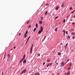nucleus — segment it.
<instances>
[{
    "label": "nucleus",
    "mask_w": 75,
    "mask_h": 75,
    "mask_svg": "<svg viewBox=\"0 0 75 75\" xmlns=\"http://www.w3.org/2000/svg\"><path fill=\"white\" fill-rule=\"evenodd\" d=\"M16 48V47H13V48Z\"/></svg>",
    "instance_id": "50"
},
{
    "label": "nucleus",
    "mask_w": 75,
    "mask_h": 75,
    "mask_svg": "<svg viewBox=\"0 0 75 75\" xmlns=\"http://www.w3.org/2000/svg\"><path fill=\"white\" fill-rule=\"evenodd\" d=\"M59 8V6H58L56 7L55 8V10H58Z\"/></svg>",
    "instance_id": "9"
},
{
    "label": "nucleus",
    "mask_w": 75,
    "mask_h": 75,
    "mask_svg": "<svg viewBox=\"0 0 75 75\" xmlns=\"http://www.w3.org/2000/svg\"><path fill=\"white\" fill-rule=\"evenodd\" d=\"M45 62H44L43 64V65H45Z\"/></svg>",
    "instance_id": "36"
},
{
    "label": "nucleus",
    "mask_w": 75,
    "mask_h": 75,
    "mask_svg": "<svg viewBox=\"0 0 75 75\" xmlns=\"http://www.w3.org/2000/svg\"><path fill=\"white\" fill-rule=\"evenodd\" d=\"M22 46H23V43L22 44Z\"/></svg>",
    "instance_id": "61"
},
{
    "label": "nucleus",
    "mask_w": 75,
    "mask_h": 75,
    "mask_svg": "<svg viewBox=\"0 0 75 75\" xmlns=\"http://www.w3.org/2000/svg\"><path fill=\"white\" fill-rule=\"evenodd\" d=\"M23 73H24V72H23V71H22V72L21 73V74H23Z\"/></svg>",
    "instance_id": "32"
},
{
    "label": "nucleus",
    "mask_w": 75,
    "mask_h": 75,
    "mask_svg": "<svg viewBox=\"0 0 75 75\" xmlns=\"http://www.w3.org/2000/svg\"><path fill=\"white\" fill-rule=\"evenodd\" d=\"M64 4H62V5L61 6V7H64Z\"/></svg>",
    "instance_id": "24"
},
{
    "label": "nucleus",
    "mask_w": 75,
    "mask_h": 75,
    "mask_svg": "<svg viewBox=\"0 0 75 75\" xmlns=\"http://www.w3.org/2000/svg\"><path fill=\"white\" fill-rule=\"evenodd\" d=\"M66 33L67 34H68V31H67L66 32Z\"/></svg>",
    "instance_id": "39"
},
{
    "label": "nucleus",
    "mask_w": 75,
    "mask_h": 75,
    "mask_svg": "<svg viewBox=\"0 0 75 75\" xmlns=\"http://www.w3.org/2000/svg\"><path fill=\"white\" fill-rule=\"evenodd\" d=\"M6 52H5V54H4V56H6Z\"/></svg>",
    "instance_id": "47"
},
{
    "label": "nucleus",
    "mask_w": 75,
    "mask_h": 75,
    "mask_svg": "<svg viewBox=\"0 0 75 75\" xmlns=\"http://www.w3.org/2000/svg\"><path fill=\"white\" fill-rule=\"evenodd\" d=\"M69 61V59H68V60L65 63V64H67V62H68V61Z\"/></svg>",
    "instance_id": "21"
},
{
    "label": "nucleus",
    "mask_w": 75,
    "mask_h": 75,
    "mask_svg": "<svg viewBox=\"0 0 75 75\" xmlns=\"http://www.w3.org/2000/svg\"><path fill=\"white\" fill-rule=\"evenodd\" d=\"M67 38H68V39H69V38H70V36H68L67 37Z\"/></svg>",
    "instance_id": "28"
},
{
    "label": "nucleus",
    "mask_w": 75,
    "mask_h": 75,
    "mask_svg": "<svg viewBox=\"0 0 75 75\" xmlns=\"http://www.w3.org/2000/svg\"><path fill=\"white\" fill-rule=\"evenodd\" d=\"M40 75V73H38V72H36V75Z\"/></svg>",
    "instance_id": "20"
},
{
    "label": "nucleus",
    "mask_w": 75,
    "mask_h": 75,
    "mask_svg": "<svg viewBox=\"0 0 75 75\" xmlns=\"http://www.w3.org/2000/svg\"><path fill=\"white\" fill-rule=\"evenodd\" d=\"M56 64H57V65H58V63H56Z\"/></svg>",
    "instance_id": "52"
},
{
    "label": "nucleus",
    "mask_w": 75,
    "mask_h": 75,
    "mask_svg": "<svg viewBox=\"0 0 75 75\" xmlns=\"http://www.w3.org/2000/svg\"><path fill=\"white\" fill-rule=\"evenodd\" d=\"M70 66L71 67V66H72V63H71L70 64Z\"/></svg>",
    "instance_id": "40"
},
{
    "label": "nucleus",
    "mask_w": 75,
    "mask_h": 75,
    "mask_svg": "<svg viewBox=\"0 0 75 75\" xmlns=\"http://www.w3.org/2000/svg\"><path fill=\"white\" fill-rule=\"evenodd\" d=\"M67 45H68V43H66V46L67 47Z\"/></svg>",
    "instance_id": "42"
},
{
    "label": "nucleus",
    "mask_w": 75,
    "mask_h": 75,
    "mask_svg": "<svg viewBox=\"0 0 75 75\" xmlns=\"http://www.w3.org/2000/svg\"><path fill=\"white\" fill-rule=\"evenodd\" d=\"M72 19H71V21H72Z\"/></svg>",
    "instance_id": "59"
},
{
    "label": "nucleus",
    "mask_w": 75,
    "mask_h": 75,
    "mask_svg": "<svg viewBox=\"0 0 75 75\" xmlns=\"http://www.w3.org/2000/svg\"><path fill=\"white\" fill-rule=\"evenodd\" d=\"M26 71H27V70H26V69L24 70H23V71L24 74V73H25V72H26Z\"/></svg>",
    "instance_id": "13"
},
{
    "label": "nucleus",
    "mask_w": 75,
    "mask_h": 75,
    "mask_svg": "<svg viewBox=\"0 0 75 75\" xmlns=\"http://www.w3.org/2000/svg\"><path fill=\"white\" fill-rule=\"evenodd\" d=\"M62 44V43H61V45Z\"/></svg>",
    "instance_id": "60"
},
{
    "label": "nucleus",
    "mask_w": 75,
    "mask_h": 75,
    "mask_svg": "<svg viewBox=\"0 0 75 75\" xmlns=\"http://www.w3.org/2000/svg\"><path fill=\"white\" fill-rule=\"evenodd\" d=\"M52 75H54V74H52Z\"/></svg>",
    "instance_id": "57"
},
{
    "label": "nucleus",
    "mask_w": 75,
    "mask_h": 75,
    "mask_svg": "<svg viewBox=\"0 0 75 75\" xmlns=\"http://www.w3.org/2000/svg\"><path fill=\"white\" fill-rule=\"evenodd\" d=\"M66 74H67V73H65V74H64V75H66Z\"/></svg>",
    "instance_id": "51"
},
{
    "label": "nucleus",
    "mask_w": 75,
    "mask_h": 75,
    "mask_svg": "<svg viewBox=\"0 0 75 75\" xmlns=\"http://www.w3.org/2000/svg\"><path fill=\"white\" fill-rule=\"evenodd\" d=\"M42 23V21H39V23L40 24H41Z\"/></svg>",
    "instance_id": "5"
},
{
    "label": "nucleus",
    "mask_w": 75,
    "mask_h": 75,
    "mask_svg": "<svg viewBox=\"0 0 75 75\" xmlns=\"http://www.w3.org/2000/svg\"><path fill=\"white\" fill-rule=\"evenodd\" d=\"M59 17L58 16H57L55 17V18H58Z\"/></svg>",
    "instance_id": "30"
},
{
    "label": "nucleus",
    "mask_w": 75,
    "mask_h": 75,
    "mask_svg": "<svg viewBox=\"0 0 75 75\" xmlns=\"http://www.w3.org/2000/svg\"><path fill=\"white\" fill-rule=\"evenodd\" d=\"M28 34V31L27 30L25 33V35H27Z\"/></svg>",
    "instance_id": "14"
},
{
    "label": "nucleus",
    "mask_w": 75,
    "mask_h": 75,
    "mask_svg": "<svg viewBox=\"0 0 75 75\" xmlns=\"http://www.w3.org/2000/svg\"><path fill=\"white\" fill-rule=\"evenodd\" d=\"M48 5H49V4H46V6H48Z\"/></svg>",
    "instance_id": "48"
},
{
    "label": "nucleus",
    "mask_w": 75,
    "mask_h": 75,
    "mask_svg": "<svg viewBox=\"0 0 75 75\" xmlns=\"http://www.w3.org/2000/svg\"><path fill=\"white\" fill-rule=\"evenodd\" d=\"M30 36L28 38L27 40V41H28V40H29V39H30Z\"/></svg>",
    "instance_id": "19"
},
{
    "label": "nucleus",
    "mask_w": 75,
    "mask_h": 75,
    "mask_svg": "<svg viewBox=\"0 0 75 75\" xmlns=\"http://www.w3.org/2000/svg\"><path fill=\"white\" fill-rule=\"evenodd\" d=\"M38 57H40V54H38Z\"/></svg>",
    "instance_id": "33"
},
{
    "label": "nucleus",
    "mask_w": 75,
    "mask_h": 75,
    "mask_svg": "<svg viewBox=\"0 0 75 75\" xmlns=\"http://www.w3.org/2000/svg\"><path fill=\"white\" fill-rule=\"evenodd\" d=\"M20 34H21L20 33L19 34V36H20Z\"/></svg>",
    "instance_id": "53"
},
{
    "label": "nucleus",
    "mask_w": 75,
    "mask_h": 75,
    "mask_svg": "<svg viewBox=\"0 0 75 75\" xmlns=\"http://www.w3.org/2000/svg\"><path fill=\"white\" fill-rule=\"evenodd\" d=\"M69 16H68L67 17V18H68V17Z\"/></svg>",
    "instance_id": "54"
},
{
    "label": "nucleus",
    "mask_w": 75,
    "mask_h": 75,
    "mask_svg": "<svg viewBox=\"0 0 75 75\" xmlns=\"http://www.w3.org/2000/svg\"><path fill=\"white\" fill-rule=\"evenodd\" d=\"M7 61H8V59H7Z\"/></svg>",
    "instance_id": "55"
},
{
    "label": "nucleus",
    "mask_w": 75,
    "mask_h": 75,
    "mask_svg": "<svg viewBox=\"0 0 75 75\" xmlns=\"http://www.w3.org/2000/svg\"><path fill=\"white\" fill-rule=\"evenodd\" d=\"M57 28H56L55 29V31H57Z\"/></svg>",
    "instance_id": "26"
},
{
    "label": "nucleus",
    "mask_w": 75,
    "mask_h": 75,
    "mask_svg": "<svg viewBox=\"0 0 75 75\" xmlns=\"http://www.w3.org/2000/svg\"><path fill=\"white\" fill-rule=\"evenodd\" d=\"M27 62V60H24L23 61V63H24V64H25Z\"/></svg>",
    "instance_id": "7"
},
{
    "label": "nucleus",
    "mask_w": 75,
    "mask_h": 75,
    "mask_svg": "<svg viewBox=\"0 0 75 75\" xmlns=\"http://www.w3.org/2000/svg\"><path fill=\"white\" fill-rule=\"evenodd\" d=\"M31 25H29L28 26V28H30L31 27Z\"/></svg>",
    "instance_id": "25"
},
{
    "label": "nucleus",
    "mask_w": 75,
    "mask_h": 75,
    "mask_svg": "<svg viewBox=\"0 0 75 75\" xmlns=\"http://www.w3.org/2000/svg\"><path fill=\"white\" fill-rule=\"evenodd\" d=\"M46 36H44V40H45V38H46Z\"/></svg>",
    "instance_id": "29"
},
{
    "label": "nucleus",
    "mask_w": 75,
    "mask_h": 75,
    "mask_svg": "<svg viewBox=\"0 0 75 75\" xmlns=\"http://www.w3.org/2000/svg\"><path fill=\"white\" fill-rule=\"evenodd\" d=\"M25 54L23 56V57L22 58V59H25Z\"/></svg>",
    "instance_id": "11"
},
{
    "label": "nucleus",
    "mask_w": 75,
    "mask_h": 75,
    "mask_svg": "<svg viewBox=\"0 0 75 75\" xmlns=\"http://www.w3.org/2000/svg\"><path fill=\"white\" fill-rule=\"evenodd\" d=\"M71 69V68H70V67H69V68L68 69V70H69V69Z\"/></svg>",
    "instance_id": "43"
},
{
    "label": "nucleus",
    "mask_w": 75,
    "mask_h": 75,
    "mask_svg": "<svg viewBox=\"0 0 75 75\" xmlns=\"http://www.w3.org/2000/svg\"><path fill=\"white\" fill-rule=\"evenodd\" d=\"M35 31H36V28H35L33 30V31L34 32H35Z\"/></svg>",
    "instance_id": "15"
},
{
    "label": "nucleus",
    "mask_w": 75,
    "mask_h": 75,
    "mask_svg": "<svg viewBox=\"0 0 75 75\" xmlns=\"http://www.w3.org/2000/svg\"><path fill=\"white\" fill-rule=\"evenodd\" d=\"M61 65L62 66V67H64V62H62V63Z\"/></svg>",
    "instance_id": "6"
},
{
    "label": "nucleus",
    "mask_w": 75,
    "mask_h": 75,
    "mask_svg": "<svg viewBox=\"0 0 75 75\" xmlns=\"http://www.w3.org/2000/svg\"><path fill=\"white\" fill-rule=\"evenodd\" d=\"M62 32H64V35H65V31L64 30H62Z\"/></svg>",
    "instance_id": "18"
},
{
    "label": "nucleus",
    "mask_w": 75,
    "mask_h": 75,
    "mask_svg": "<svg viewBox=\"0 0 75 75\" xmlns=\"http://www.w3.org/2000/svg\"><path fill=\"white\" fill-rule=\"evenodd\" d=\"M13 50V49H12H12H11V50Z\"/></svg>",
    "instance_id": "56"
},
{
    "label": "nucleus",
    "mask_w": 75,
    "mask_h": 75,
    "mask_svg": "<svg viewBox=\"0 0 75 75\" xmlns=\"http://www.w3.org/2000/svg\"><path fill=\"white\" fill-rule=\"evenodd\" d=\"M74 11H75V10L71 12V14H72V13H74Z\"/></svg>",
    "instance_id": "34"
},
{
    "label": "nucleus",
    "mask_w": 75,
    "mask_h": 75,
    "mask_svg": "<svg viewBox=\"0 0 75 75\" xmlns=\"http://www.w3.org/2000/svg\"><path fill=\"white\" fill-rule=\"evenodd\" d=\"M40 30L43 31V28L42 26L40 27Z\"/></svg>",
    "instance_id": "3"
},
{
    "label": "nucleus",
    "mask_w": 75,
    "mask_h": 75,
    "mask_svg": "<svg viewBox=\"0 0 75 75\" xmlns=\"http://www.w3.org/2000/svg\"><path fill=\"white\" fill-rule=\"evenodd\" d=\"M73 40H74L75 39V37H73L72 38Z\"/></svg>",
    "instance_id": "38"
},
{
    "label": "nucleus",
    "mask_w": 75,
    "mask_h": 75,
    "mask_svg": "<svg viewBox=\"0 0 75 75\" xmlns=\"http://www.w3.org/2000/svg\"><path fill=\"white\" fill-rule=\"evenodd\" d=\"M71 34L72 35H75V33H74V32H72L71 33Z\"/></svg>",
    "instance_id": "16"
},
{
    "label": "nucleus",
    "mask_w": 75,
    "mask_h": 75,
    "mask_svg": "<svg viewBox=\"0 0 75 75\" xmlns=\"http://www.w3.org/2000/svg\"><path fill=\"white\" fill-rule=\"evenodd\" d=\"M69 74H70V71H69L67 73V75H69Z\"/></svg>",
    "instance_id": "8"
},
{
    "label": "nucleus",
    "mask_w": 75,
    "mask_h": 75,
    "mask_svg": "<svg viewBox=\"0 0 75 75\" xmlns=\"http://www.w3.org/2000/svg\"><path fill=\"white\" fill-rule=\"evenodd\" d=\"M41 20H43V17H41Z\"/></svg>",
    "instance_id": "37"
},
{
    "label": "nucleus",
    "mask_w": 75,
    "mask_h": 75,
    "mask_svg": "<svg viewBox=\"0 0 75 75\" xmlns=\"http://www.w3.org/2000/svg\"><path fill=\"white\" fill-rule=\"evenodd\" d=\"M33 44L31 47V48L30 50V53L31 54H32V52H33Z\"/></svg>",
    "instance_id": "1"
},
{
    "label": "nucleus",
    "mask_w": 75,
    "mask_h": 75,
    "mask_svg": "<svg viewBox=\"0 0 75 75\" xmlns=\"http://www.w3.org/2000/svg\"><path fill=\"white\" fill-rule=\"evenodd\" d=\"M72 7H71L70 8V10H72Z\"/></svg>",
    "instance_id": "41"
},
{
    "label": "nucleus",
    "mask_w": 75,
    "mask_h": 75,
    "mask_svg": "<svg viewBox=\"0 0 75 75\" xmlns=\"http://www.w3.org/2000/svg\"><path fill=\"white\" fill-rule=\"evenodd\" d=\"M50 59H47V62H50Z\"/></svg>",
    "instance_id": "17"
},
{
    "label": "nucleus",
    "mask_w": 75,
    "mask_h": 75,
    "mask_svg": "<svg viewBox=\"0 0 75 75\" xmlns=\"http://www.w3.org/2000/svg\"><path fill=\"white\" fill-rule=\"evenodd\" d=\"M64 23H65V19H64L63 20Z\"/></svg>",
    "instance_id": "31"
},
{
    "label": "nucleus",
    "mask_w": 75,
    "mask_h": 75,
    "mask_svg": "<svg viewBox=\"0 0 75 75\" xmlns=\"http://www.w3.org/2000/svg\"><path fill=\"white\" fill-rule=\"evenodd\" d=\"M30 22V21H29L27 23V24H28Z\"/></svg>",
    "instance_id": "27"
},
{
    "label": "nucleus",
    "mask_w": 75,
    "mask_h": 75,
    "mask_svg": "<svg viewBox=\"0 0 75 75\" xmlns=\"http://www.w3.org/2000/svg\"><path fill=\"white\" fill-rule=\"evenodd\" d=\"M33 75H34V74H33Z\"/></svg>",
    "instance_id": "64"
},
{
    "label": "nucleus",
    "mask_w": 75,
    "mask_h": 75,
    "mask_svg": "<svg viewBox=\"0 0 75 75\" xmlns=\"http://www.w3.org/2000/svg\"><path fill=\"white\" fill-rule=\"evenodd\" d=\"M34 75H37V74H36V75H35V74Z\"/></svg>",
    "instance_id": "63"
},
{
    "label": "nucleus",
    "mask_w": 75,
    "mask_h": 75,
    "mask_svg": "<svg viewBox=\"0 0 75 75\" xmlns=\"http://www.w3.org/2000/svg\"><path fill=\"white\" fill-rule=\"evenodd\" d=\"M24 36H25V38L27 37V35H24Z\"/></svg>",
    "instance_id": "35"
},
{
    "label": "nucleus",
    "mask_w": 75,
    "mask_h": 75,
    "mask_svg": "<svg viewBox=\"0 0 75 75\" xmlns=\"http://www.w3.org/2000/svg\"><path fill=\"white\" fill-rule=\"evenodd\" d=\"M52 64V63H49L47 65V67H48L49 66H51V65Z\"/></svg>",
    "instance_id": "2"
},
{
    "label": "nucleus",
    "mask_w": 75,
    "mask_h": 75,
    "mask_svg": "<svg viewBox=\"0 0 75 75\" xmlns=\"http://www.w3.org/2000/svg\"><path fill=\"white\" fill-rule=\"evenodd\" d=\"M8 55H9V56H10V55L9 54H8Z\"/></svg>",
    "instance_id": "62"
},
{
    "label": "nucleus",
    "mask_w": 75,
    "mask_h": 75,
    "mask_svg": "<svg viewBox=\"0 0 75 75\" xmlns=\"http://www.w3.org/2000/svg\"><path fill=\"white\" fill-rule=\"evenodd\" d=\"M2 75H3V72H2Z\"/></svg>",
    "instance_id": "46"
},
{
    "label": "nucleus",
    "mask_w": 75,
    "mask_h": 75,
    "mask_svg": "<svg viewBox=\"0 0 75 75\" xmlns=\"http://www.w3.org/2000/svg\"><path fill=\"white\" fill-rule=\"evenodd\" d=\"M27 41H28V40H27L26 42H25V44H27Z\"/></svg>",
    "instance_id": "44"
},
{
    "label": "nucleus",
    "mask_w": 75,
    "mask_h": 75,
    "mask_svg": "<svg viewBox=\"0 0 75 75\" xmlns=\"http://www.w3.org/2000/svg\"><path fill=\"white\" fill-rule=\"evenodd\" d=\"M67 46H66V47H65V49L67 48Z\"/></svg>",
    "instance_id": "49"
},
{
    "label": "nucleus",
    "mask_w": 75,
    "mask_h": 75,
    "mask_svg": "<svg viewBox=\"0 0 75 75\" xmlns=\"http://www.w3.org/2000/svg\"><path fill=\"white\" fill-rule=\"evenodd\" d=\"M23 60H24V59H22L21 60L20 63H21V62H22Z\"/></svg>",
    "instance_id": "10"
},
{
    "label": "nucleus",
    "mask_w": 75,
    "mask_h": 75,
    "mask_svg": "<svg viewBox=\"0 0 75 75\" xmlns=\"http://www.w3.org/2000/svg\"><path fill=\"white\" fill-rule=\"evenodd\" d=\"M72 24H75V23H72Z\"/></svg>",
    "instance_id": "45"
},
{
    "label": "nucleus",
    "mask_w": 75,
    "mask_h": 75,
    "mask_svg": "<svg viewBox=\"0 0 75 75\" xmlns=\"http://www.w3.org/2000/svg\"><path fill=\"white\" fill-rule=\"evenodd\" d=\"M47 13H48V11H47L45 13V14H47Z\"/></svg>",
    "instance_id": "23"
},
{
    "label": "nucleus",
    "mask_w": 75,
    "mask_h": 75,
    "mask_svg": "<svg viewBox=\"0 0 75 75\" xmlns=\"http://www.w3.org/2000/svg\"><path fill=\"white\" fill-rule=\"evenodd\" d=\"M61 54L60 52H58V55H61Z\"/></svg>",
    "instance_id": "22"
},
{
    "label": "nucleus",
    "mask_w": 75,
    "mask_h": 75,
    "mask_svg": "<svg viewBox=\"0 0 75 75\" xmlns=\"http://www.w3.org/2000/svg\"><path fill=\"white\" fill-rule=\"evenodd\" d=\"M42 31H41V30H39V31L38 32V33L39 34H41V33H42Z\"/></svg>",
    "instance_id": "4"
},
{
    "label": "nucleus",
    "mask_w": 75,
    "mask_h": 75,
    "mask_svg": "<svg viewBox=\"0 0 75 75\" xmlns=\"http://www.w3.org/2000/svg\"><path fill=\"white\" fill-rule=\"evenodd\" d=\"M35 27L36 28H38V23H36L35 24Z\"/></svg>",
    "instance_id": "12"
},
{
    "label": "nucleus",
    "mask_w": 75,
    "mask_h": 75,
    "mask_svg": "<svg viewBox=\"0 0 75 75\" xmlns=\"http://www.w3.org/2000/svg\"><path fill=\"white\" fill-rule=\"evenodd\" d=\"M74 17H75V15H74Z\"/></svg>",
    "instance_id": "58"
}]
</instances>
